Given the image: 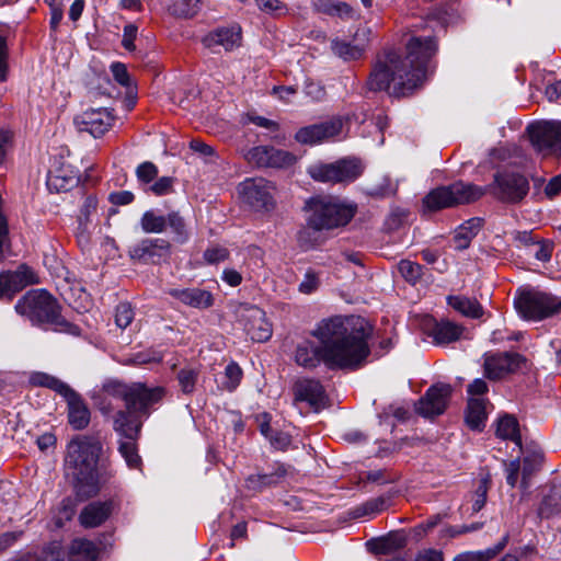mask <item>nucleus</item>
<instances>
[{"label":"nucleus","instance_id":"1","mask_svg":"<svg viewBox=\"0 0 561 561\" xmlns=\"http://www.w3.org/2000/svg\"><path fill=\"white\" fill-rule=\"evenodd\" d=\"M369 323L360 317L340 316L321 320L311 331L318 345L306 340L295 351V362L314 368L321 362L330 369H356L369 354Z\"/></svg>","mask_w":561,"mask_h":561},{"label":"nucleus","instance_id":"2","mask_svg":"<svg viewBox=\"0 0 561 561\" xmlns=\"http://www.w3.org/2000/svg\"><path fill=\"white\" fill-rule=\"evenodd\" d=\"M436 51L437 43L431 35L412 36L404 58L391 50L383 51L377 56L367 80L369 90L409 95L426 79L428 62Z\"/></svg>","mask_w":561,"mask_h":561},{"label":"nucleus","instance_id":"3","mask_svg":"<svg viewBox=\"0 0 561 561\" xmlns=\"http://www.w3.org/2000/svg\"><path fill=\"white\" fill-rule=\"evenodd\" d=\"M102 450V443L94 436L80 435L67 445L65 472L82 500L95 496L110 479L99 465Z\"/></svg>","mask_w":561,"mask_h":561},{"label":"nucleus","instance_id":"4","mask_svg":"<svg viewBox=\"0 0 561 561\" xmlns=\"http://www.w3.org/2000/svg\"><path fill=\"white\" fill-rule=\"evenodd\" d=\"M307 227L298 232L299 245L309 250L319 244L314 233L346 226L355 215L356 208L336 198L318 196L306 203Z\"/></svg>","mask_w":561,"mask_h":561},{"label":"nucleus","instance_id":"5","mask_svg":"<svg viewBox=\"0 0 561 561\" xmlns=\"http://www.w3.org/2000/svg\"><path fill=\"white\" fill-rule=\"evenodd\" d=\"M59 309L56 299L46 290H31L15 305L16 312L32 322L48 323L56 332L79 335L80 329L61 317Z\"/></svg>","mask_w":561,"mask_h":561},{"label":"nucleus","instance_id":"6","mask_svg":"<svg viewBox=\"0 0 561 561\" xmlns=\"http://www.w3.org/2000/svg\"><path fill=\"white\" fill-rule=\"evenodd\" d=\"M485 194L482 187L463 182L432 190L423 198V211L433 213L443 208L476 202Z\"/></svg>","mask_w":561,"mask_h":561},{"label":"nucleus","instance_id":"7","mask_svg":"<svg viewBox=\"0 0 561 561\" xmlns=\"http://www.w3.org/2000/svg\"><path fill=\"white\" fill-rule=\"evenodd\" d=\"M515 308L524 319L540 321L561 310V298L545 291L525 290L515 299Z\"/></svg>","mask_w":561,"mask_h":561},{"label":"nucleus","instance_id":"8","mask_svg":"<svg viewBox=\"0 0 561 561\" xmlns=\"http://www.w3.org/2000/svg\"><path fill=\"white\" fill-rule=\"evenodd\" d=\"M490 192L495 198L504 203H519L528 194V180L515 172H503L494 175V181L488 187H482Z\"/></svg>","mask_w":561,"mask_h":561},{"label":"nucleus","instance_id":"9","mask_svg":"<svg viewBox=\"0 0 561 561\" xmlns=\"http://www.w3.org/2000/svg\"><path fill=\"white\" fill-rule=\"evenodd\" d=\"M238 322L254 342H266L271 339L273 330L265 312L253 305L241 304L236 308Z\"/></svg>","mask_w":561,"mask_h":561},{"label":"nucleus","instance_id":"10","mask_svg":"<svg viewBox=\"0 0 561 561\" xmlns=\"http://www.w3.org/2000/svg\"><path fill=\"white\" fill-rule=\"evenodd\" d=\"M239 194L254 210H271L275 206V186L265 179H248L240 183Z\"/></svg>","mask_w":561,"mask_h":561},{"label":"nucleus","instance_id":"11","mask_svg":"<svg viewBox=\"0 0 561 561\" xmlns=\"http://www.w3.org/2000/svg\"><path fill=\"white\" fill-rule=\"evenodd\" d=\"M526 365V358L518 353H499L484 356V375L490 380H497L519 370Z\"/></svg>","mask_w":561,"mask_h":561},{"label":"nucleus","instance_id":"12","mask_svg":"<svg viewBox=\"0 0 561 561\" xmlns=\"http://www.w3.org/2000/svg\"><path fill=\"white\" fill-rule=\"evenodd\" d=\"M73 122L80 133L85 131L96 138L112 127L114 117L106 107H99L85 110Z\"/></svg>","mask_w":561,"mask_h":561},{"label":"nucleus","instance_id":"13","mask_svg":"<svg viewBox=\"0 0 561 561\" xmlns=\"http://www.w3.org/2000/svg\"><path fill=\"white\" fill-rule=\"evenodd\" d=\"M167 226L172 229L181 242L184 241L186 237L185 224L178 213H170L165 217L153 210H147L140 218V227L146 233H160L165 230Z\"/></svg>","mask_w":561,"mask_h":561},{"label":"nucleus","instance_id":"14","mask_svg":"<svg viewBox=\"0 0 561 561\" xmlns=\"http://www.w3.org/2000/svg\"><path fill=\"white\" fill-rule=\"evenodd\" d=\"M529 138L534 147L540 152L556 153L561 141V124L556 122H540L528 127Z\"/></svg>","mask_w":561,"mask_h":561},{"label":"nucleus","instance_id":"15","mask_svg":"<svg viewBox=\"0 0 561 561\" xmlns=\"http://www.w3.org/2000/svg\"><path fill=\"white\" fill-rule=\"evenodd\" d=\"M171 245L164 239H144L129 249V256L134 261L145 264H158L169 259Z\"/></svg>","mask_w":561,"mask_h":561},{"label":"nucleus","instance_id":"16","mask_svg":"<svg viewBox=\"0 0 561 561\" xmlns=\"http://www.w3.org/2000/svg\"><path fill=\"white\" fill-rule=\"evenodd\" d=\"M451 391V386L447 383L432 386L427 389L425 396L415 404L416 412L424 417H433L442 414L447 407Z\"/></svg>","mask_w":561,"mask_h":561},{"label":"nucleus","instance_id":"17","mask_svg":"<svg viewBox=\"0 0 561 561\" xmlns=\"http://www.w3.org/2000/svg\"><path fill=\"white\" fill-rule=\"evenodd\" d=\"M343 123L342 117H334L328 122L306 126L296 133L295 138L300 144L316 145L340 135Z\"/></svg>","mask_w":561,"mask_h":561},{"label":"nucleus","instance_id":"18","mask_svg":"<svg viewBox=\"0 0 561 561\" xmlns=\"http://www.w3.org/2000/svg\"><path fill=\"white\" fill-rule=\"evenodd\" d=\"M37 283V277L34 272L25 266L21 265L14 272H4L0 274V298L12 297L24 287Z\"/></svg>","mask_w":561,"mask_h":561},{"label":"nucleus","instance_id":"19","mask_svg":"<svg viewBox=\"0 0 561 561\" xmlns=\"http://www.w3.org/2000/svg\"><path fill=\"white\" fill-rule=\"evenodd\" d=\"M293 392L295 402H307L317 411L327 403L325 391L316 379H298L293 387Z\"/></svg>","mask_w":561,"mask_h":561},{"label":"nucleus","instance_id":"20","mask_svg":"<svg viewBox=\"0 0 561 561\" xmlns=\"http://www.w3.org/2000/svg\"><path fill=\"white\" fill-rule=\"evenodd\" d=\"M164 394L161 387L147 388L142 383L131 385V394L129 396L127 409L137 413H148V409L158 403Z\"/></svg>","mask_w":561,"mask_h":561},{"label":"nucleus","instance_id":"21","mask_svg":"<svg viewBox=\"0 0 561 561\" xmlns=\"http://www.w3.org/2000/svg\"><path fill=\"white\" fill-rule=\"evenodd\" d=\"M241 27L232 25L229 27H219L208 33L203 38V44L207 48L222 46L226 50H232L241 45Z\"/></svg>","mask_w":561,"mask_h":561},{"label":"nucleus","instance_id":"22","mask_svg":"<svg viewBox=\"0 0 561 561\" xmlns=\"http://www.w3.org/2000/svg\"><path fill=\"white\" fill-rule=\"evenodd\" d=\"M136 411L128 410H119L113 419V427L114 431L122 437L124 440L129 439H138L141 422L138 420L136 415Z\"/></svg>","mask_w":561,"mask_h":561},{"label":"nucleus","instance_id":"23","mask_svg":"<svg viewBox=\"0 0 561 561\" xmlns=\"http://www.w3.org/2000/svg\"><path fill=\"white\" fill-rule=\"evenodd\" d=\"M113 504L111 501L92 502L84 506L79 515L80 524L85 528H94L102 525L111 515Z\"/></svg>","mask_w":561,"mask_h":561},{"label":"nucleus","instance_id":"24","mask_svg":"<svg viewBox=\"0 0 561 561\" xmlns=\"http://www.w3.org/2000/svg\"><path fill=\"white\" fill-rule=\"evenodd\" d=\"M463 328L449 320L434 321L427 329V333L433 337L434 343L443 345L449 344L460 339Z\"/></svg>","mask_w":561,"mask_h":561},{"label":"nucleus","instance_id":"25","mask_svg":"<svg viewBox=\"0 0 561 561\" xmlns=\"http://www.w3.org/2000/svg\"><path fill=\"white\" fill-rule=\"evenodd\" d=\"M169 294L193 308H208L214 304L213 295L201 288L170 289Z\"/></svg>","mask_w":561,"mask_h":561},{"label":"nucleus","instance_id":"26","mask_svg":"<svg viewBox=\"0 0 561 561\" xmlns=\"http://www.w3.org/2000/svg\"><path fill=\"white\" fill-rule=\"evenodd\" d=\"M68 420L75 430H83L90 422V411L82 399L73 391L67 397Z\"/></svg>","mask_w":561,"mask_h":561},{"label":"nucleus","instance_id":"27","mask_svg":"<svg viewBox=\"0 0 561 561\" xmlns=\"http://www.w3.org/2000/svg\"><path fill=\"white\" fill-rule=\"evenodd\" d=\"M131 394V385H125L115 379H108L103 382L102 387L96 391L95 399L100 404H104L106 400L119 399L127 407L129 396Z\"/></svg>","mask_w":561,"mask_h":561},{"label":"nucleus","instance_id":"28","mask_svg":"<svg viewBox=\"0 0 561 561\" xmlns=\"http://www.w3.org/2000/svg\"><path fill=\"white\" fill-rule=\"evenodd\" d=\"M486 401L483 398H469L466 421L470 428L481 431L486 421Z\"/></svg>","mask_w":561,"mask_h":561},{"label":"nucleus","instance_id":"29","mask_svg":"<svg viewBox=\"0 0 561 561\" xmlns=\"http://www.w3.org/2000/svg\"><path fill=\"white\" fill-rule=\"evenodd\" d=\"M481 226L482 221L480 218H471L459 226L454 236L455 248L457 250L467 249L472 239L478 234Z\"/></svg>","mask_w":561,"mask_h":561},{"label":"nucleus","instance_id":"30","mask_svg":"<svg viewBox=\"0 0 561 561\" xmlns=\"http://www.w3.org/2000/svg\"><path fill=\"white\" fill-rule=\"evenodd\" d=\"M339 183L352 182L363 172V165L356 158H344L334 162Z\"/></svg>","mask_w":561,"mask_h":561},{"label":"nucleus","instance_id":"31","mask_svg":"<svg viewBox=\"0 0 561 561\" xmlns=\"http://www.w3.org/2000/svg\"><path fill=\"white\" fill-rule=\"evenodd\" d=\"M448 304L461 314L470 318H480L483 314V308L476 299L463 296L448 297Z\"/></svg>","mask_w":561,"mask_h":561},{"label":"nucleus","instance_id":"32","mask_svg":"<svg viewBox=\"0 0 561 561\" xmlns=\"http://www.w3.org/2000/svg\"><path fill=\"white\" fill-rule=\"evenodd\" d=\"M407 543V537L402 533H391L374 542V551L380 554H390L402 549Z\"/></svg>","mask_w":561,"mask_h":561},{"label":"nucleus","instance_id":"33","mask_svg":"<svg viewBox=\"0 0 561 561\" xmlns=\"http://www.w3.org/2000/svg\"><path fill=\"white\" fill-rule=\"evenodd\" d=\"M496 435L502 439H510L520 447L522 439L518 422L514 416L504 415L497 421Z\"/></svg>","mask_w":561,"mask_h":561},{"label":"nucleus","instance_id":"34","mask_svg":"<svg viewBox=\"0 0 561 561\" xmlns=\"http://www.w3.org/2000/svg\"><path fill=\"white\" fill-rule=\"evenodd\" d=\"M318 8L321 12L339 16L342 19H354V9L345 2H334L332 0H318Z\"/></svg>","mask_w":561,"mask_h":561},{"label":"nucleus","instance_id":"35","mask_svg":"<svg viewBox=\"0 0 561 561\" xmlns=\"http://www.w3.org/2000/svg\"><path fill=\"white\" fill-rule=\"evenodd\" d=\"M561 512V485L553 486L550 493L542 500L538 514L540 517L548 518L556 513Z\"/></svg>","mask_w":561,"mask_h":561},{"label":"nucleus","instance_id":"36","mask_svg":"<svg viewBox=\"0 0 561 561\" xmlns=\"http://www.w3.org/2000/svg\"><path fill=\"white\" fill-rule=\"evenodd\" d=\"M331 48L336 56L344 60H356L360 58L364 53V46L352 45L340 39L332 41Z\"/></svg>","mask_w":561,"mask_h":561},{"label":"nucleus","instance_id":"37","mask_svg":"<svg viewBox=\"0 0 561 561\" xmlns=\"http://www.w3.org/2000/svg\"><path fill=\"white\" fill-rule=\"evenodd\" d=\"M309 175L319 182L339 183L337 173L334 163H318L309 167Z\"/></svg>","mask_w":561,"mask_h":561},{"label":"nucleus","instance_id":"38","mask_svg":"<svg viewBox=\"0 0 561 561\" xmlns=\"http://www.w3.org/2000/svg\"><path fill=\"white\" fill-rule=\"evenodd\" d=\"M136 440L137 439H121L118 445V451L130 469H139L141 466V458L138 455Z\"/></svg>","mask_w":561,"mask_h":561},{"label":"nucleus","instance_id":"39","mask_svg":"<svg viewBox=\"0 0 561 561\" xmlns=\"http://www.w3.org/2000/svg\"><path fill=\"white\" fill-rule=\"evenodd\" d=\"M70 552L81 556L85 561H94L98 558L99 549L93 541L79 538L71 542Z\"/></svg>","mask_w":561,"mask_h":561},{"label":"nucleus","instance_id":"40","mask_svg":"<svg viewBox=\"0 0 561 561\" xmlns=\"http://www.w3.org/2000/svg\"><path fill=\"white\" fill-rule=\"evenodd\" d=\"M297 158L289 151L268 147V158L266 168H287L296 162Z\"/></svg>","mask_w":561,"mask_h":561},{"label":"nucleus","instance_id":"41","mask_svg":"<svg viewBox=\"0 0 561 561\" xmlns=\"http://www.w3.org/2000/svg\"><path fill=\"white\" fill-rule=\"evenodd\" d=\"M542 456L533 455L531 457H525L520 463L522 481L520 486L526 489L528 486V479L537 471L541 465Z\"/></svg>","mask_w":561,"mask_h":561},{"label":"nucleus","instance_id":"42","mask_svg":"<svg viewBox=\"0 0 561 561\" xmlns=\"http://www.w3.org/2000/svg\"><path fill=\"white\" fill-rule=\"evenodd\" d=\"M36 383L43 386V387H47L49 389H53L55 390L56 392L62 394L64 397H68L71 392H73V390L67 385L65 383L64 381L53 377V376H49V375H46V374H42V375H38L36 377V380H35Z\"/></svg>","mask_w":561,"mask_h":561},{"label":"nucleus","instance_id":"43","mask_svg":"<svg viewBox=\"0 0 561 561\" xmlns=\"http://www.w3.org/2000/svg\"><path fill=\"white\" fill-rule=\"evenodd\" d=\"M398 270L401 276L412 284H415L422 276V266L410 260H401Z\"/></svg>","mask_w":561,"mask_h":561},{"label":"nucleus","instance_id":"44","mask_svg":"<svg viewBox=\"0 0 561 561\" xmlns=\"http://www.w3.org/2000/svg\"><path fill=\"white\" fill-rule=\"evenodd\" d=\"M171 11L181 18H192L199 11V0H176Z\"/></svg>","mask_w":561,"mask_h":561},{"label":"nucleus","instance_id":"45","mask_svg":"<svg viewBox=\"0 0 561 561\" xmlns=\"http://www.w3.org/2000/svg\"><path fill=\"white\" fill-rule=\"evenodd\" d=\"M242 370L237 363H230L225 368V381L222 386L228 391H233L240 383Z\"/></svg>","mask_w":561,"mask_h":561},{"label":"nucleus","instance_id":"46","mask_svg":"<svg viewBox=\"0 0 561 561\" xmlns=\"http://www.w3.org/2000/svg\"><path fill=\"white\" fill-rule=\"evenodd\" d=\"M245 160L255 167L262 168L267 167V158H268V147L267 146H259L251 148L244 154Z\"/></svg>","mask_w":561,"mask_h":561},{"label":"nucleus","instance_id":"47","mask_svg":"<svg viewBox=\"0 0 561 561\" xmlns=\"http://www.w3.org/2000/svg\"><path fill=\"white\" fill-rule=\"evenodd\" d=\"M489 484L490 479L488 476H484L480 479L479 484L476 489L474 495H473V504H472V511L479 512L486 502V495L489 491Z\"/></svg>","mask_w":561,"mask_h":561},{"label":"nucleus","instance_id":"48","mask_svg":"<svg viewBox=\"0 0 561 561\" xmlns=\"http://www.w3.org/2000/svg\"><path fill=\"white\" fill-rule=\"evenodd\" d=\"M197 371L192 368H183L178 374L179 383L184 393L193 392L197 380Z\"/></svg>","mask_w":561,"mask_h":561},{"label":"nucleus","instance_id":"49","mask_svg":"<svg viewBox=\"0 0 561 561\" xmlns=\"http://www.w3.org/2000/svg\"><path fill=\"white\" fill-rule=\"evenodd\" d=\"M257 8L264 13L272 15H284L287 13V7L280 0H254Z\"/></svg>","mask_w":561,"mask_h":561},{"label":"nucleus","instance_id":"50","mask_svg":"<svg viewBox=\"0 0 561 561\" xmlns=\"http://www.w3.org/2000/svg\"><path fill=\"white\" fill-rule=\"evenodd\" d=\"M134 319V311L128 302H122L116 307L115 322L121 329L127 328Z\"/></svg>","mask_w":561,"mask_h":561},{"label":"nucleus","instance_id":"51","mask_svg":"<svg viewBox=\"0 0 561 561\" xmlns=\"http://www.w3.org/2000/svg\"><path fill=\"white\" fill-rule=\"evenodd\" d=\"M287 474V469L282 463H276L274 470L270 473L259 474L262 479V483L265 488H270L278 484Z\"/></svg>","mask_w":561,"mask_h":561},{"label":"nucleus","instance_id":"52","mask_svg":"<svg viewBox=\"0 0 561 561\" xmlns=\"http://www.w3.org/2000/svg\"><path fill=\"white\" fill-rule=\"evenodd\" d=\"M229 257V251L220 245H213L205 250L204 259L209 264H217Z\"/></svg>","mask_w":561,"mask_h":561},{"label":"nucleus","instance_id":"53","mask_svg":"<svg viewBox=\"0 0 561 561\" xmlns=\"http://www.w3.org/2000/svg\"><path fill=\"white\" fill-rule=\"evenodd\" d=\"M137 178L140 182L149 183L158 175V168L152 162H144L136 170Z\"/></svg>","mask_w":561,"mask_h":561},{"label":"nucleus","instance_id":"54","mask_svg":"<svg viewBox=\"0 0 561 561\" xmlns=\"http://www.w3.org/2000/svg\"><path fill=\"white\" fill-rule=\"evenodd\" d=\"M318 287H319L318 275L312 271H308L305 274L301 283L299 284V291L302 294L309 295V294L313 293L314 290H317Z\"/></svg>","mask_w":561,"mask_h":561},{"label":"nucleus","instance_id":"55","mask_svg":"<svg viewBox=\"0 0 561 561\" xmlns=\"http://www.w3.org/2000/svg\"><path fill=\"white\" fill-rule=\"evenodd\" d=\"M173 179L169 176H162L158 179L150 187L149 191L157 196L165 195L171 192Z\"/></svg>","mask_w":561,"mask_h":561},{"label":"nucleus","instance_id":"56","mask_svg":"<svg viewBox=\"0 0 561 561\" xmlns=\"http://www.w3.org/2000/svg\"><path fill=\"white\" fill-rule=\"evenodd\" d=\"M506 482L512 488L516 486L520 472V461L518 459L505 463Z\"/></svg>","mask_w":561,"mask_h":561},{"label":"nucleus","instance_id":"57","mask_svg":"<svg viewBox=\"0 0 561 561\" xmlns=\"http://www.w3.org/2000/svg\"><path fill=\"white\" fill-rule=\"evenodd\" d=\"M137 32H138V28L134 24H127L124 27L122 45L124 46L125 49H127L129 51L135 50L136 47H135L134 42L137 37Z\"/></svg>","mask_w":561,"mask_h":561},{"label":"nucleus","instance_id":"58","mask_svg":"<svg viewBox=\"0 0 561 561\" xmlns=\"http://www.w3.org/2000/svg\"><path fill=\"white\" fill-rule=\"evenodd\" d=\"M111 70L115 80L123 87H128L130 83L129 75L124 64L114 62Z\"/></svg>","mask_w":561,"mask_h":561},{"label":"nucleus","instance_id":"59","mask_svg":"<svg viewBox=\"0 0 561 561\" xmlns=\"http://www.w3.org/2000/svg\"><path fill=\"white\" fill-rule=\"evenodd\" d=\"M8 50H7V42L5 35L0 33V82L7 80V70H8Z\"/></svg>","mask_w":561,"mask_h":561},{"label":"nucleus","instance_id":"60","mask_svg":"<svg viewBox=\"0 0 561 561\" xmlns=\"http://www.w3.org/2000/svg\"><path fill=\"white\" fill-rule=\"evenodd\" d=\"M488 392V385L483 379H474L469 386H468V394L469 398H481L484 393Z\"/></svg>","mask_w":561,"mask_h":561},{"label":"nucleus","instance_id":"61","mask_svg":"<svg viewBox=\"0 0 561 561\" xmlns=\"http://www.w3.org/2000/svg\"><path fill=\"white\" fill-rule=\"evenodd\" d=\"M110 201L114 205H128L134 201V194L129 191L114 192L110 194Z\"/></svg>","mask_w":561,"mask_h":561},{"label":"nucleus","instance_id":"62","mask_svg":"<svg viewBox=\"0 0 561 561\" xmlns=\"http://www.w3.org/2000/svg\"><path fill=\"white\" fill-rule=\"evenodd\" d=\"M249 121L259 127L275 131L278 129V124L275 121L265 118L259 115H250Z\"/></svg>","mask_w":561,"mask_h":561},{"label":"nucleus","instance_id":"63","mask_svg":"<svg viewBox=\"0 0 561 561\" xmlns=\"http://www.w3.org/2000/svg\"><path fill=\"white\" fill-rule=\"evenodd\" d=\"M561 193V174L553 176L545 187V194L549 198H553L554 196Z\"/></svg>","mask_w":561,"mask_h":561},{"label":"nucleus","instance_id":"64","mask_svg":"<svg viewBox=\"0 0 561 561\" xmlns=\"http://www.w3.org/2000/svg\"><path fill=\"white\" fill-rule=\"evenodd\" d=\"M545 94L550 102L561 101V80L547 85Z\"/></svg>","mask_w":561,"mask_h":561}]
</instances>
